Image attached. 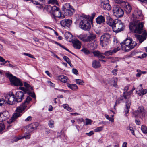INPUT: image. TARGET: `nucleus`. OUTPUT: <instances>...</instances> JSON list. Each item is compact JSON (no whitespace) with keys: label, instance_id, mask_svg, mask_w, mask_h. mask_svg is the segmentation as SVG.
Segmentation results:
<instances>
[{"label":"nucleus","instance_id":"f257e3e1","mask_svg":"<svg viewBox=\"0 0 147 147\" xmlns=\"http://www.w3.org/2000/svg\"><path fill=\"white\" fill-rule=\"evenodd\" d=\"M106 19L107 24L112 27L113 30L114 32L118 33L124 29L125 25L120 20L117 19L113 20L109 14H108L107 16Z\"/></svg>","mask_w":147,"mask_h":147},{"label":"nucleus","instance_id":"f03ea898","mask_svg":"<svg viewBox=\"0 0 147 147\" xmlns=\"http://www.w3.org/2000/svg\"><path fill=\"white\" fill-rule=\"evenodd\" d=\"M31 100V98L29 96H28L24 102L17 107L16 113L12 116L8 123H12L18 117H20L22 115V114L21 113L25 110L27 107V105Z\"/></svg>","mask_w":147,"mask_h":147},{"label":"nucleus","instance_id":"7ed1b4c3","mask_svg":"<svg viewBox=\"0 0 147 147\" xmlns=\"http://www.w3.org/2000/svg\"><path fill=\"white\" fill-rule=\"evenodd\" d=\"M144 22H140L139 20L130 23L129 24V29L132 32L135 33L141 34L143 30Z\"/></svg>","mask_w":147,"mask_h":147},{"label":"nucleus","instance_id":"20e7f679","mask_svg":"<svg viewBox=\"0 0 147 147\" xmlns=\"http://www.w3.org/2000/svg\"><path fill=\"white\" fill-rule=\"evenodd\" d=\"M122 50L128 52L134 48L137 45V43L131 39H126L121 44Z\"/></svg>","mask_w":147,"mask_h":147},{"label":"nucleus","instance_id":"39448f33","mask_svg":"<svg viewBox=\"0 0 147 147\" xmlns=\"http://www.w3.org/2000/svg\"><path fill=\"white\" fill-rule=\"evenodd\" d=\"M82 16H83L84 19L81 20L80 22L79 27L84 31H89L91 28L90 21L88 19L89 17L85 15H83Z\"/></svg>","mask_w":147,"mask_h":147},{"label":"nucleus","instance_id":"423d86ee","mask_svg":"<svg viewBox=\"0 0 147 147\" xmlns=\"http://www.w3.org/2000/svg\"><path fill=\"white\" fill-rule=\"evenodd\" d=\"M4 96L8 104L13 105L17 103L15 95L12 92H10L8 94H5Z\"/></svg>","mask_w":147,"mask_h":147},{"label":"nucleus","instance_id":"0eeeda50","mask_svg":"<svg viewBox=\"0 0 147 147\" xmlns=\"http://www.w3.org/2000/svg\"><path fill=\"white\" fill-rule=\"evenodd\" d=\"M62 10L65 15L70 16L75 12L74 9L72 7L69 3H65L62 8Z\"/></svg>","mask_w":147,"mask_h":147},{"label":"nucleus","instance_id":"6e6552de","mask_svg":"<svg viewBox=\"0 0 147 147\" xmlns=\"http://www.w3.org/2000/svg\"><path fill=\"white\" fill-rule=\"evenodd\" d=\"M111 37L110 34L109 33H105L101 36L100 44L102 47L106 45L109 41Z\"/></svg>","mask_w":147,"mask_h":147},{"label":"nucleus","instance_id":"1a4fd4ad","mask_svg":"<svg viewBox=\"0 0 147 147\" xmlns=\"http://www.w3.org/2000/svg\"><path fill=\"white\" fill-rule=\"evenodd\" d=\"M113 13L117 17L122 16L124 14L123 10L119 6L115 5L113 8Z\"/></svg>","mask_w":147,"mask_h":147},{"label":"nucleus","instance_id":"9d476101","mask_svg":"<svg viewBox=\"0 0 147 147\" xmlns=\"http://www.w3.org/2000/svg\"><path fill=\"white\" fill-rule=\"evenodd\" d=\"M7 76L9 78L11 83L16 86H21L22 84L20 80L11 74H8Z\"/></svg>","mask_w":147,"mask_h":147},{"label":"nucleus","instance_id":"9b49d317","mask_svg":"<svg viewBox=\"0 0 147 147\" xmlns=\"http://www.w3.org/2000/svg\"><path fill=\"white\" fill-rule=\"evenodd\" d=\"M145 114L146 113L143 107L142 106H140L139 107L137 110L135 111L134 115L135 117H136L137 116L141 117L144 116Z\"/></svg>","mask_w":147,"mask_h":147},{"label":"nucleus","instance_id":"f8f14e48","mask_svg":"<svg viewBox=\"0 0 147 147\" xmlns=\"http://www.w3.org/2000/svg\"><path fill=\"white\" fill-rule=\"evenodd\" d=\"M39 125L38 123L37 122L32 123L26 127V130L29 133H31L36 129Z\"/></svg>","mask_w":147,"mask_h":147},{"label":"nucleus","instance_id":"ddd939ff","mask_svg":"<svg viewBox=\"0 0 147 147\" xmlns=\"http://www.w3.org/2000/svg\"><path fill=\"white\" fill-rule=\"evenodd\" d=\"M147 36V32L145 30L144 31L143 34L142 35H136V37L137 40L139 41L140 43H142L145 40Z\"/></svg>","mask_w":147,"mask_h":147},{"label":"nucleus","instance_id":"4468645a","mask_svg":"<svg viewBox=\"0 0 147 147\" xmlns=\"http://www.w3.org/2000/svg\"><path fill=\"white\" fill-rule=\"evenodd\" d=\"M15 96L16 100L18 103L21 102L22 101L24 98V94L22 92L18 91L16 93Z\"/></svg>","mask_w":147,"mask_h":147},{"label":"nucleus","instance_id":"2eb2a0df","mask_svg":"<svg viewBox=\"0 0 147 147\" xmlns=\"http://www.w3.org/2000/svg\"><path fill=\"white\" fill-rule=\"evenodd\" d=\"M61 25L63 27H69L72 24L71 20L68 19H64L60 22Z\"/></svg>","mask_w":147,"mask_h":147},{"label":"nucleus","instance_id":"dca6fc26","mask_svg":"<svg viewBox=\"0 0 147 147\" xmlns=\"http://www.w3.org/2000/svg\"><path fill=\"white\" fill-rule=\"evenodd\" d=\"M101 3L102 7L105 10H109L111 9V7L109 4L108 0H104Z\"/></svg>","mask_w":147,"mask_h":147},{"label":"nucleus","instance_id":"f3484780","mask_svg":"<svg viewBox=\"0 0 147 147\" xmlns=\"http://www.w3.org/2000/svg\"><path fill=\"white\" fill-rule=\"evenodd\" d=\"M8 112H0V122H3L6 121L9 118Z\"/></svg>","mask_w":147,"mask_h":147},{"label":"nucleus","instance_id":"a211bd4d","mask_svg":"<svg viewBox=\"0 0 147 147\" xmlns=\"http://www.w3.org/2000/svg\"><path fill=\"white\" fill-rule=\"evenodd\" d=\"M132 15L134 18V21L137 20H136V18L142 19L143 17L141 11H135L133 13Z\"/></svg>","mask_w":147,"mask_h":147},{"label":"nucleus","instance_id":"6ab92c4d","mask_svg":"<svg viewBox=\"0 0 147 147\" xmlns=\"http://www.w3.org/2000/svg\"><path fill=\"white\" fill-rule=\"evenodd\" d=\"M53 14V16L56 20V19L55 17H58L61 19H63L65 17L64 15L61 14V12L59 9L57 11H55V12H54Z\"/></svg>","mask_w":147,"mask_h":147},{"label":"nucleus","instance_id":"aec40b11","mask_svg":"<svg viewBox=\"0 0 147 147\" xmlns=\"http://www.w3.org/2000/svg\"><path fill=\"white\" fill-rule=\"evenodd\" d=\"M73 46L76 49H80L81 47V42L77 39L73 40H72Z\"/></svg>","mask_w":147,"mask_h":147},{"label":"nucleus","instance_id":"412c9836","mask_svg":"<svg viewBox=\"0 0 147 147\" xmlns=\"http://www.w3.org/2000/svg\"><path fill=\"white\" fill-rule=\"evenodd\" d=\"M124 10L125 13L127 15L131 12L132 7L128 3H125L124 7Z\"/></svg>","mask_w":147,"mask_h":147},{"label":"nucleus","instance_id":"4be33fe9","mask_svg":"<svg viewBox=\"0 0 147 147\" xmlns=\"http://www.w3.org/2000/svg\"><path fill=\"white\" fill-rule=\"evenodd\" d=\"M131 105V100H127L126 102V105L125 109V112L126 115H127V114L129 113V109L130 108Z\"/></svg>","mask_w":147,"mask_h":147},{"label":"nucleus","instance_id":"5701e85b","mask_svg":"<svg viewBox=\"0 0 147 147\" xmlns=\"http://www.w3.org/2000/svg\"><path fill=\"white\" fill-rule=\"evenodd\" d=\"M92 53L95 57H98L99 59H105V57L103 55V53L100 52L98 51H95L92 52Z\"/></svg>","mask_w":147,"mask_h":147},{"label":"nucleus","instance_id":"b1692460","mask_svg":"<svg viewBox=\"0 0 147 147\" xmlns=\"http://www.w3.org/2000/svg\"><path fill=\"white\" fill-rule=\"evenodd\" d=\"M96 22L98 24H103L105 21V18L104 16L100 15L98 16L96 19Z\"/></svg>","mask_w":147,"mask_h":147},{"label":"nucleus","instance_id":"393cba45","mask_svg":"<svg viewBox=\"0 0 147 147\" xmlns=\"http://www.w3.org/2000/svg\"><path fill=\"white\" fill-rule=\"evenodd\" d=\"M58 79L62 82L68 83L69 80L67 76L63 75H60L58 77Z\"/></svg>","mask_w":147,"mask_h":147},{"label":"nucleus","instance_id":"a878e982","mask_svg":"<svg viewBox=\"0 0 147 147\" xmlns=\"http://www.w3.org/2000/svg\"><path fill=\"white\" fill-rule=\"evenodd\" d=\"M96 37V35L94 34H91L86 37V42H89L94 40Z\"/></svg>","mask_w":147,"mask_h":147},{"label":"nucleus","instance_id":"bb28decb","mask_svg":"<svg viewBox=\"0 0 147 147\" xmlns=\"http://www.w3.org/2000/svg\"><path fill=\"white\" fill-rule=\"evenodd\" d=\"M92 67L94 68H98L100 66V64L99 62L94 60L92 62Z\"/></svg>","mask_w":147,"mask_h":147},{"label":"nucleus","instance_id":"cd10ccee","mask_svg":"<svg viewBox=\"0 0 147 147\" xmlns=\"http://www.w3.org/2000/svg\"><path fill=\"white\" fill-rule=\"evenodd\" d=\"M67 86L68 88L73 90H76L78 88L77 86L75 84H70L68 83Z\"/></svg>","mask_w":147,"mask_h":147},{"label":"nucleus","instance_id":"c85d7f7f","mask_svg":"<svg viewBox=\"0 0 147 147\" xmlns=\"http://www.w3.org/2000/svg\"><path fill=\"white\" fill-rule=\"evenodd\" d=\"M86 36L87 35L84 34H81L77 36V37L79 39L82 40L83 41L86 42Z\"/></svg>","mask_w":147,"mask_h":147},{"label":"nucleus","instance_id":"c756f323","mask_svg":"<svg viewBox=\"0 0 147 147\" xmlns=\"http://www.w3.org/2000/svg\"><path fill=\"white\" fill-rule=\"evenodd\" d=\"M48 8L49 9H51L52 13L53 14L54 12H55L56 11H57L59 10L58 8L56 6H51L49 5L48 6Z\"/></svg>","mask_w":147,"mask_h":147},{"label":"nucleus","instance_id":"7c9ffc66","mask_svg":"<svg viewBox=\"0 0 147 147\" xmlns=\"http://www.w3.org/2000/svg\"><path fill=\"white\" fill-rule=\"evenodd\" d=\"M136 71L138 72V73L136 74V76L137 77H140L141 74H145L147 72L146 71H142L139 69H137Z\"/></svg>","mask_w":147,"mask_h":147},{"label":"nucleus","instance_id":"2f4dec72","mask_svg":"<svg viewBox=\"0 0 147 147\" xmlns=\"http://www.w3.org/2000/svg\"><path fill=\"white\" fill-rule=\"evenodd\" d=\"M24 85L26 88V89H27V90H29L30 91L33 90V89L32 87H31L28 84L25 82L24 83Z\"/></svg>","mask_w":147,"mask_h":147},{"label":"nucleus","instance_id":"473e14b6","mask_svg":"<svg viewBox=\"0 0 147 147\" xmlns=\"http://www.w3.org/2000/svg\"><path fill=\"white\" fill-rule=\"evenodd\" d=\"M63 106L64 109L70 112H72L73 111V109L69 107L68 104H63Z\"/></svg>","mask_w":147,"mask_h":147},{"label":"nucleus","instance_id":"72a5a7b5","mask_svg":"<svg viewBox=\"0 0 147 147\" xmlns=\"http://www.w3.org/2000/svg\"><path fill=\"white\" fill-rule=\"evenodd\" d=\"M137 90H138L140 92V94H139L140 95H143L146 94L147 92L146 89H140L139 88H137Z\"/></svg>","mask_w":147,"mask_h":147},{"label":"nucleus","instance_id":"f704fd0d","mask_svg":"<svg viewBox=\"0 0 147 147\" xmlns=\"http://www.w3.org/2000/svg\"><path fill=\"white\" fill-rule=\"evenodd\" d=\"M132 90H131L127 93H125V92H124L123 93V96L124 98L125 99H127V97L128 96H129L132 94Z\"/></svg>","mask_w":147,"mask_h":147},{"label":"nucleus","instance_id":"c9c22d12","mask_svg":"<svg viewBox=\"0 0 147 147\" xmlns=\"http://www.w3.org/2000/svg\"><path fill=\"white\" fill-rule=\"evenodd\" d=\"M75 82L78 84L83 85L84 82L83 80L80 79H76Z\"/></svg>","mask_w":147,"mask_h":147},{"label":"nucleus","instance_id":"e433bc0d","mask_svg":"<svg viewBox=\"0 0 147 147\" xmlns=\"http://www.w3.org/2000/svg\"><path fill=\"white\" fill-rule=\"evenodd\" d=\"M31 91L28 90L26 93L28 94V95L30 96L32 98H36V96L34 92H33Z\"/></svg>","mask_w":147,"mask_h":147},{"label":"nucleus","instance_id":"4c0bfd02","mask_svg":"<svg viewBox=\"0 0 147 147\" xmlns=\"http://www.w3.org/2000/svg\"><path fill=\"white\" fill-rule=\"evenodd\" d=\"M141 130L144 133H147V127L146 126L143 125L142 126Z\"/></svg>","mask_w":147,"mask_h":147},{"label":"nucleus","instance_id":"58836bf2","mask_svg":"<svg viewBox=\"0 0 147 147\" xmlns=\"http://www.w3.org/2000/svg\"><path fill=\"white\" fill-rule=\"evenodd\" d=\"M48 2L49 4L53 5H58V2L57 0H49Z\"/></svg>","mask_w":147,"mask_h":147},{"label":"nucleus","instance_id":"ea45409f","mask_svg":"<svg viewBox=\"0 0 147 147\" xmlns=\"http://www.w3.org/2000/svg\"><path fill=\"white\" fill-rule=\"evenodd\" d=\"M113 53V51L111 50L105 51L104 53V55L106 56H108L112 55Z\"/></svg>","mask_w":147,"mask_h":147},{"label":"nucleus","instance_id":"a19ab883","mask_svg":"<svg viewBox=\"0 0 147 147\" xmlns=\"http://www.w3.org/2000/svg\"><path fill=\"white\" fill-rule=\"evenodd\" d=\"M127 130H129L131 131V133L133 135H135L134 131V128L132 127L129 126L127 127Z\"/></svg>","mask_w":147,"mask_h":147},{"label":"nucleus","instance_id":"79ce46f5","mask_svg":"<svg viewBox=\"0 0 147 147\" xmlns=\"http://www.w3.org/2000/svg\"><path fill=\"white\" fill-rule=\"evenodd\" d=\"M54 43L55 44L58 45H59V46H60V47H61L63 49H65L67 51H69V50L67 48H66V47L65 46H64L63 45H61V44H60L58 42H57L56 41H54Z\"/></svg>","mask_w":147,"mask_h":147},{"label":"nucleus","instance_id":"37998d69","mask_svg":"<svg viewBox=\"0 0 147 147\" xmlns=\"http://www.w3.org/2000/svg\"><path fill=\"white\" fill-rule=\"evenodd\" d=\"M81 51L83 52L85 54H88L90 53L89 50L86 48H83L81 49Z\"/></svg>","mask_w":147,"mask_h":147},{"label":"nucleus","instance_id":"c03bdc74","mask_svg":"<svg viewBox=\"0 0 147 147\" xmlns=\"http://www.w3.org/2000/svg\"><path fill=\"white\" fill-rule=\"evenodd\" d=\"M123 98H122L121 97L117 100L116 101L114 107L115 106L119 104L120 103L122 102L123 101Z\"/></svg>","mask_w":147,"mask_h":147},{"label":"nucleus","instance_id":"a18cd8bd","mask_svg":"<svg viewBox=\"0 0 147 147\" xmlns=\"http://www.w3.org/2000/svg\"><path fill=\"white\" fill-rule=\"evenodd\" d=\"M105 117L106 118L109 120V121H111L113 122L114 121V118L113 117V116H112V117H110L109 116L107 115H105Z\"/></svg>","mask_w":147,"mask_h":147},{"label":"nucleus","instance_id":"49530a36","mask_svg":"<svg viewBox=\"0 0 147 147\" xmlns=\"http://www.w3.org/2000/svg\"><path fill=\"white\" fill-rule=\"evenodd\" d=\"M49 125L51 128L53 127H54V121L52 120H51L49 122Z\"/></svg>","mask_w":147,"mask_h":147},{"label":"nucleus","instance_id":"de8ad7c7","mask_svg":"<svg viewBox=\"0 0 147 147\" xmlns=\"http://www.w3.org/2000/svg\"><path fill=\"white\" fill-rule=\"evenodd\" d=\"M5 127V125L3 123H0V132L4 130Z\"/></svg>","mask_w":147,"mask_h":147},{"label":"nucleus","instance_id":"09e8293b","mask_svg":"<svg viewBox=\"0 0 147 147\" xmlns=\"http://www.w3.org/2000/svg\"><path fill=\"white\" fill-rule=\"evenodd\" d=\"M5 102V103H7V101L6 100V99L5 98L4 99L3 98H1L0 99V105L1 106Z\"/></svg>","mask_w":147,"mask_h":147},{"label":"nucleus","instance_id":"8fccbe9b","mask_svg":"<svg viewBox=\"0 0 147 147\" xmlns=\"http://www.w3.org/2000/svg\"><path fill=\"white\" fill-rule=\"evenodd\" d=\"M92 121L88 119H86V125H88L90 124Z\"/></svg>","mask_w":147,"mask_h":147},{"label":"nucleus","instance_id":"3c124183","mask_svg":"<svg viewBox=\"0 0 147 147\" xmlns=\"http://www.w3.org/2000/svg\"><path fill=\"white\" fill-rule=\"evenodd\" d=\"M23 55H24L26 56H28L29 57L31 58H34V59L35 58H34V57L31 54H28V53H23Z\"/></svg>","mask_w":147,"mask_h":147},{"label":"nucleus","instance_id":"603ef678","mask_svg":"<svg viewBox=\"0 0 147 147\" xmlns=\"http://www.w3.org/2000/svg\"><path fill=\"white\" fill-rule=\"evenodd\" d=\"M102 127H98L95 129L94 130L95 132H99L101 131L102 130Z\"/></svg>","mask_w":147,"mask_h":147},{"label":"nucleus","instance_id":"864d4df0","mask_svg":"<svg viewBox=\"0 0 147 147\" xmlns=\"http://www.w3.org/2000/svg\"><path fill=\"white\" fill-rule=\"evenodd\" d=\"M19 88L20 90L23 91L25 93H26L28 91L27 90V89H26L24 87H20Z\"/></svg>","mask_w":147,"mask_h":147},{"label":"nucleus","instance_id":"5fc2aeb1","mask_svg":"<svg viewBox=\"0 0 147 147\" xmlns=\"http://www.w3.org/2000/svg\"><path fill=\"white\" fill-rule=\"evenodd\" d=\"M30 133H29L26 136H24L22 137H21L22 138H25L26 139H29L30 138Z\"/></svg>","mask_w":147,"mask_h":147},{"label":"nucleus","instance_id":"6e6d98bb","mask_svg":"<svg viewBox=\"0 0 147 147\" xmlns=\"http://www.w3.org/2000/svg\"><path fill=\"white\" fill-rule=\"evenodd\" d=\"M63 58L64 60L66 61L67 63L69 62V61H70V59L69 58L67 57L66 56H64L63 57Z\"/></svg>","mask_w":147,"mask_h":147},{"label":"nucleus","instance_id":"4d7b16f0","mask_svg":"<svg viewBox=\"0 0 147 147\" xmlns=\"http://www.w3.org/2000/svg\"><path fill=\"white\" fill-rule=\"evenodd\" d=\"M147 57V54H146V53H144L143 54H142L141 56H138V57L140 58H143L144 57Z\"/></svg>","mask_w":147,"mask_h":147},{"label":"nucleus","instance_id":"13d9d810","mask_svg":"<svg viewBox=\"0 0 147 147\" xmlns=\"http://www.w3.org/2000/svg\"><path fill=\"white\" fill-rule=\"evenodd\" d=\"M22 138L21 137H16L14 138L13 140V141L12 142H17L20 139H22Z\"/></svg>","mask_w":147,"mask_h":147},{"label":"nucleus","instance_id":"bf43d9fd","mask_svg":"<svg viewBox=\"0 0 147 147\" xmlns=\"http://www.w3.org/2000/svg\"><path fill=\"white\" fill-rule=\"evenodd\" d=\"M32 117L30 116H28L25 119V121L26 122L31 121L32 119Z\"/></svg>","mask_w":147,"mask_h":147},{"label":"nucleus","instance_id":"052dcab7","mask_svg":"<svg viewBox=\"0 0 147 147\" xmlns=\"http://www.w3.org/2000/svg\"><path fill=\"white\" fill-rule=\"evenodd\" d=\"M120 49L119 47H117L115 48L113 51V53H116L117 51L120 50Z\"/></svg>","mask_w":147,"mask_h":147},{"label":"nucleus","instance_id":"680f3d73","mask_svg":"<svg viewBox=\"0 0 147 147\" xmlns=\"http://www.w3.org/2000/svg\"><path fill=\"white\" fill-rule=\"evenodd\" d=\"M29 1H31L33 4L37 5L38 4V1H35V0H30Z\"/></svg>","mask_w":147,"mask_h":147},{"label":"nucleus","instance_id":"e2e57ef3","mask_svg":"<svg viewBox=\"0 0 147 147\" xmlns=\"http://www.w3.org/2000/svg\"><path fill=\"white\" fill-rule=\"evenodd\" d=\"M72 71L73 73L74 74L76 75H78V71L76 69H73Z\"/></svg>","mask_w":147,"mask_h":147},{"label":"nucleus","instance_id":"0e129e2a","mask_svg":"<svg viewBox=\"0 0 147 147\" xmlns=\"http://www.w3.org/2000/svg\"><path fill=\"white\" fill-rule=\"evenodd\" d=\"M118 71V70L117 69H115L112 71V73L115 76L117 75L116 72Z\"/></svg>","mask_w":147,"mask_h":147},{"label":"nucleus","instance_id":"69168bd1","mask_svg":"<svg viewBox=\"0 0 147 147\" xmlns=\"http://www.w3.org/2000/svg\"><path fill=\"white\" fill-rule=\"evenodd\" d=\"M113 86L116 88H117L118 85L117 84V82L115 80H114V83Z\"/></svg>","mask_w":147,"mask_h":147},{"label":"nucleus","instance_id":"338daca9","mask_svg":"<svg viewBox=\"0 0 147 147\" xmlns=\"http://www.w3.org/2000/svg\"><path fill=\"white\" fill-rule=\"evenodd\" d=\"M86 134L88 136H90L91 135H92L94 134V132H93V131H91L89 133H86Z\"/></svg>","mask_w":147,"mask_h":147},{"label":"nucleus","instance_id":"774afa93","mask_svg":"<svg viewBox=\"0 0 147 147\" xmlns=\"http://www.w3.org/2000/svg\"><path fill=\"white\" fill-rule=\"evenodd\" d=\"M129 88V86H126L124 88V90H125V93H126V92H127V91Z\"/></svg>","mask_w":147,"mask_h":147}]
</instances>
